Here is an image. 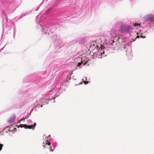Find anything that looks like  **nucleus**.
<instances>
[{
  "mask_svg": "<svg viewBox=\"0 0 154 154\" xmlns=\"http://www.w3.org/2000/svg\"><path fill=\"white\" fill-rule=\"evenodd\" d=\"M133 28L130 25H122L120 26L119 30L122 32L128 33Z\"/></svg>",
  "mask_w": 154,
  "mask_h": 154,
  "instance_id": "2",
  "label": "nucleus"
},
{
  "mask_svg": "<svg viewBox=\"0 0 154 154\" xmlns=\"http://www.w3.org/2000/svg\"><path fill=\"white\" fill-rule=\"evenodd\" d=\"M42 106H43V105H42L41 106V107H42Z\"/></svg>",
  "mask_w": 154,
  "mask_h": 154,
  "instance_id": "17",
  "label": "nucleus"
},
{
  "mask_svg": "<svg viewBox=\"0 0 154 154\" xmlns=\"http://www.w3.org/2000/svg\"><path fill=\"white\" fill-rule=\"evenodd\" d=\"M36 125V124L35 123L33 125H28L26 124H21L20 125V127L21 128L24 127L25 128H28L30 129H34L35 128V126Z\"/></svg>",
  "mask_w": 154,
  "mask_h": 154,
  "instance_id": "3",
  "label": "nucleus"
},
{
  "mask_svg": "<svg viewBox=\"0 0 154 154\" xmlns=\"http://www.w3.org/2000/svg\"><path fill=\"white\" fill-rule=\"evenodd\" d=\"M134 25L135 26H139L140 25V24H139V23H135L134 24Z\"/></svg>",
  "mask_w": 154,
  "mask_h": 154,
  "instance_id": "7",
  "label": "nucleus"
},
{
  "mask_svg": "<svg viewBox=\"0 0 154 154\" xmlns=\"http://www.w3.org/2000/svg\"><path fill=\"white\" fill-rule=\"evenodd\" d=\"M141 38H145V36H144V37H143V36H141Z\"/></svg>",
  "mask_w": 154,
  "mask_h": 154,
  "instance_id": "13",
  "label": "nucleus"
},
{
  "mask_svg": "<svg viewBox=\"0 0 154 154\" xmlns=\"http://www.w3.org/2000/svg\"><path fill=\"white\" fill-rule=\"evenodd\" d=\"M15 119V117H13V118H11L9 120V122L11 123Z\"/></svg>",
  "mask_w": 154,
  "mask_h": 154,
  "instance_id": "5",
  "label": "nucleus"
},
{
  "mask_svg": "<svg viewBox=\"0 0 154 154\" xmlns=\"http://www.w3.org/2000/svg\"><path fill=\"white\" fill-rule=\"evenodd\" d=\"M83 63V62L82 60H81L80 62H79L78 63V66H80Z\"/></svg>",
  "mask_w": 154,
  "mask_h": 154,
  "instance_id": "6",
  "label": "nucleus"
},
{
  "mask_svg": "<svg viewBox=\"0 0 154 154\" xmlns=\"http://www.w3.org/2000/svg\"><path fill=\"white\" fill-rule=\"evenodd\" d=\"M50 149L51 150V151H53V150H51V146H50Z\"/></svg>",
  "mask_w": 154,
  "mask_h": 154,
  "instance_id": "12",
  "label": "nucleus"
},
{
  "mask_svg": "<svg viewBox=\"0 0 154 154\" xmlns=\"http://www.w3.org/2000/svg\"><path fill=\"white\" fill-rule=\"evenodd\" d=\"M87 62H88V61H86L85 63H82L84 65H85L86 63H87Z\"/></svg>",
  "mask_w": 154,
  "mask_h": 154,
  "instance_id": "10",
  "label": "nucleus"
},
{
  "mask_svg": "<svg viewBox=\"0 0 154 154\" xmlns=\"http://www.w3.org/2000/svg\"><path fill=\"white\" fill-rule=\"evenodd\" d=\"M137 38H139V36H137Z\"/></svg>",
  "mask_w": 154,
  "mask_h": 154,
  "instance_id": "16",
  "label": "nucleus"
},
{
  "mask_svg": "<svg viewBox=\"0 0 154 154\" xmlns=\"http://www.w3.org/2000/svg\"><path fill=\"white\" fill-rule=\"evenodd\" d=\"M99 47L96 46L95 47V45H91L90 48V50L92 51V52L93 53L95 54L97 52H100V55L101 56V58L102 57L106 56V55H104V51L103 50L102 48L101 47L99 48L98 49Z\"/></svg>",
  "mask_w": 154,
  "mask_h": 154,
  "instance_id": "1",
  "label": "nucleus"
},
{
  "mask_svg": "<svg viewBox=\"0 0 154 154\" xmlns=\"http://www.w3.org/2000/svg\"><path fill=\"white\" fill-rule=\"evenodd\" d=\"M84 82L85 84H88L89 82L88 81H84Z\"/></svg>",
  "mask_w": 154,
  "mask_h": 154,
  "instance_id": "9",
  "label": "nucleus"
},
{
  "mask_svg": "<svg viewBox=\"0 0 154 154\" xmlns=\"http://www.w3.org/2000/svg\"><path fill=\"white\" fill-rule=\"evenodd\" d=\"M51 144V143H50L49 142L48 143V145L50 146Z\"/></svg>",
  "mask_w": 154,
  "mask_h": 154,
  "instance_id": "11",
  "label": "nucleus"
},
{
  "mask_svg": "<svg viewBox=\"0 0 154 154\" xmlns=\"http://www.w3.org/2000/svg\"><path fill=\"white\" fill-rule=\"evenodd\" d=\"M146 21H154V16L149 15L145 19Z\"/></svg>",
  "mask_w": 154,
  "mask_h": 154,
  "instance_id": "4",
  "label": "nucleus"
},
{
  "mask_svg": "<svg viewBox=\"0 0 154 154\" xmlns=\"http://www.w3.org/2000/svg\"><path fill=\"white\" fill-rule=\"evenodd\" d=\"M39 105H37V106L38 107H39Z\"/></svg>",
  "mask_w": 154,
  "mask_h": 154,
  "instance_id": "14",
  "label": "nucleus"
},
{
  "mask_svg": "<svg viewBox=\"0 0 154 154\" xmlns=\"http://www.w3.org/2000/svg\"><path fill=\"white\" fill-rule=\"evenodd\" d=\"M119 38H118V40H119Z\"/></svg>",
  "mask_w": 154,
  "mask_h": 154,
  "instance_id": "18",
  "label": "nucleus"
},
{
  "mask_svg": "<svg viewBox=\"0 0 154 154\" xmlns=\"http://www.w3.org/2000/svg\"><path fill=\"white\" fill-rule=\"evenodd\" d=\"M114 43V41L113 42V43L112 44V45H113V43Z\"/></svg>",
  "mask_w": 154,
  "mask_h": 154,
  "instance_id": "15",
  "label": "nucleus"
},
{
  "mask_svg": "<svg viewBox=\"0 0 154 154\" xmlns=\"http://www.w3.org/2000/svg\"><path fill=\"white\" fill-rule=\"evenodd\" d=\"M3 146L2 144H0V151L2 149Z\"/></svg>",
  "mask_w": 154,
  "mask_h": 154,
  "instance_id": "8",
  "label": "nucleus"
}]
</instances>
